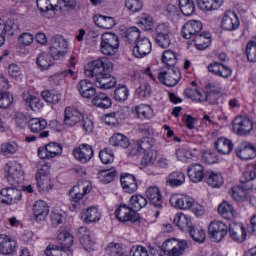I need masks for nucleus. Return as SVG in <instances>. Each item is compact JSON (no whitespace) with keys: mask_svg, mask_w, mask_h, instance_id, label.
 <instances>
[{"mask_svg":"<svg viewBox=\"0 0 256 256\" xmlns=\"http://www.w3.org/2000/svg\"><path fill=\"white\" fill-rule=\"evenodd\" d=\"M23 166L17 161L7 162L4 167V177L10 185H19L25 179Z\"/></svg>","mask_w":256,"mask_h":256,"instance_id":"4","label":"nucleus"},{"mask_svg":"<svg viewBox=\"0 0 256 256\" xmlns=\"http://www.w3.org/2000/svg\"><path fill=\"white\" fill-rule=\"evenodd\" d=\"M137 23L145 31H151L155 26V21H153V17L149 14H142L138 16Z\"/></svg>","mask_w":256,"mask_h":256,"instance_id":"51","label":"nucleus"},{"mask_svg":"<svg viewBox=\"0 0 256 256\" xmlns=\"http://www.w3.org/2000/svg\"><path fill=\"white\" fill-rule=\"evenodd\" d=\"M185 179V172L173 171L168 175L166 185H169L170 187H181V185H185Z\"/></svg>","mask_w":256,"mask_h":256,"instance_id":"38","label":"nucleus"},{"mask_svg":"<svg viewBox=\"0 0 256 256\" xmlns=\"http://www.w3.org/2000/svg\"><path fill=\"white\" fill-rule=\"evenodd\" d=\"M69 51L67 40L61 35H56L51 40L50 53L54 59H63Z\"/></svg>","mask_w":256,"mask_h":256,"instance_id":"9","label":"nucleus"},{"mask_svg":"<svg viewBox=\"0 0 256 256\" xmlns=\"http://www.w3.org/2000/svg\"><path fill=\"white\" fill-rule=\"evenodd\" d=\"M78 91L84 99H93L97 95V89L91 81L84 79L78 84Z\"/></svg>","mask_w":256,"mask_h":256,"instance_id":"34","label":"nucleus"},{"mask_svg":"<svg viewBox=\"0 0 256 256\" xmlns=\"http://www.w3.org/2000/svg\"><path fill=\"white\" fill-rule=\"evenodd\" d=\"M174 224L176 227L180 228L181 231H185V229H191L193 221L191 220V216L179 212L174 216Z\"/></svg>","mask_w":256,"mask_h":256,"instance_id":"37","label":"nucleus"},{"mask_svg":"<svg viewBox=\"0 0 256 256\" xmlns=\"http://www.w3.org/2000/svg\"><path fill=\"white\" fill-rule=\"evenodd\" d=\"M157 38L156 41L160 47L167 49L171 45V37H173V32H171V27L165 23L159 24L156 27Z\"/></svg>","mask_w":256,"mask_h":256,"instance_id":"15","label":"nucleus"},{"mask_svg":"<svg viewBox=\"0 0 256 256\" xmlns=\"http://www.w3.org/2000/svg\"><path fill=\"white\" fill-rule=\"evenodd\" d=\"M206 183L209 187H213V189H221L225 183V177H223L221 172L211 171L208 174Z\"/></svg>","mask_w":256,"mask_h":256,"instance_id":"41","label":"nucleus"},{"mask_svg":"<svg viewBox=\"0 0 256 256\" xmlns=\"http://www.w3.org/2000/svg\"><path fill=\"white\" fill-rule=\"evenodd\" d=\"M93 21L96 27L100 29H113L116 25L115 18L110 16H103L101 14H97L93 17Z\"/></svg>","mask_w":256,"mask_h":256,"instance_id":"40","label":"nucleus"},{"mask_svg":"<svg viewBox=\"0 0 256 256\" xmlns=\"http://www.w3.org/2000/svg\"><path fill=\"white\" fill-rule=\"evenodd\" d=\"M232 127L237 135L245 137L253 131V120L247 116H236L232 122Z\"/></svg>","mask_w":256,"mask_h":256,"instance_id":"10","label":"nucleus"},{"mask_svg":"<svg viewBox=\"0 0 256 256\" xmlns=\"http://www.w3.org/2000/svg\"><path fill=\"white\" fill-rule=\"evenodd\" d=\"M63 153V147L57 142H50L45 146H41L37 150V155L39 159H55Z\"/></svg>","mask_w":256,"mask_h":256,"instance_id":"12","label":"nucleus"},{"mask_svg":"<svg viewBox=\"0 0 256 256\" xmlns=\"http://www.w3.org/2000/svg\"><path fill=\"white\" fill-rule=\"evenodd\" d=\"M119 36L113 32H105L100 37V53L106 55L107 57H112V55H117L119 52Z\"/></svg>","mask_w":256,"mask_h":256,"instance_id":"2","label":"nucleus"},{"mask_svg":"<svg viewBox=\"0 0 256 256\" xmlns=\"http://www.w3.org/2000/svg\"><path fill=\"white\" fill-rule=\"evenodd\" d=\"M22 101L26 107H29L31 111H34V113H39L44 107L41 98L37 97L29 90L22 93Z\"/></svg>","mask_w":256,"mask_h":256,"instance_id":"21","label":"nucleus"},{"mask_svg":"<svg viewBox=\"0 0 256 256\" xmlns=\"http://www.w3.org/2000/svg\"><path fill=\"white\" fill-rule=\"evenodd\" d=\"M109 143L112 147H120L121 149H127L131 145L129 138L121 133L113 134L109 139Z\"/></svg>","mask_w":256,"mask_h":256,"instance_id":"45","label":"nucleus"},{"mask_svg":"<svg viewBox=\"0 0 256 256\" xmlns=\"http://www.w3.org/2000/svg\"><path fill=\"white\" fill-rule=\"evenodd\" d=\"M32 213L35 221L41 223L49 217V204L43 200H37L32 206Z\"/></svg>","mask_w":256,"mask_h":256,"instance_id":"23","label":"nucleus"},{"mask_svg":"<svg viewBox=\"0 0 256 256\" xmlns=\"http://www.w3.org/2000/svg\"><path fill=\"white\" fill-rule=\"evenodd\" d=\"M239 17L234 12H226L221 20V27L224 31H236L239 29Z\"/></svg>","mask_w":256,"mask_h":256,"instance_id":"30","label":"nucleus"},{"mask_svg":"<svg viewBox=\"0 0 256 256\" xmlns=\"http://www.w3.org/2000/svg\"><path fill=\"white\" fill-rule=\"evenodd\" d=\"M113 62L107 58H99L89 62L85 67L86 77H91L94 81L104 76L106 73L113 72Z\"/></svg>","mask_w":256,"mask_h":256,"instance_id":"1","label":"nucleus"},{"mask_svg":"<svg viewBox=\"0 0 256 256\" xmlns=\"http://www.w3.org/2000/svg\"><path fill=\"white\" fill-rule=\"evenodd\" d=\"M92 105L100 109H109L113 105V101L107 94L100 92L92 99Z\"/></svg>","mask_w":256,"mask_h":256,"instance_id":"42","label":"nucleus"},{"mask_svg":"<svg viewBox=\"0 0 256 256\" xmlns=\"http://www.w3.org/2000/svg\"><path fill=\"white\" fill-rule=\"evenodd\" d=\"M229 233V227L223 221L214 220L208 226V235L214 243H220Z\"/></svg>","mask_w":256,"mask_h":256,"instance_id":"8","label":"nucleus"},{"mask_svg":"<svg viewBox=\"0 0 256 256\" xmlns=\"http://www.w3.org/2000/svg\"><path fill=\"white\" fill-rule=\"evenodd\" d=\"M19 249V244L15 238L1 234L0 235V253L5 256L15 255Z\"/></svg>","mask_w":256,"mask_h":256,"instance_id":"16","label":"nucleus"},{"mask_svg":"<svg viewBox=\"0 0 256 256\" xmlns=\"http://www.w3.org/2000/svg\"><path fill=\"white\" fill-rule=\"evenodd\" d=\"M101 217H103V214L101 213V210H99V208L96 206H90L81 211V219L88 225L101 221Z\"/></svg>","mask_w":256,"mask_h":256,"instance_id":"28","label":"nucleus"},{"mask_svg":"<svg viewBox=\"0 0 256 256\" xmlns=\"http://www.w3.org/2000/svg\"><path fill=\"white\" fill-rule=\"evenodd\" d=\"M57 240L62 248L60 250V256H73L71 247H73V235L68 231H62L57 235Z\"/></svg>","mask_w":256,"mask_h":256,"instance_id":"20","label":"nucleus"},{"mask_svg":"<svg viewBox=\"0 0 256 256\" xmlns=\"http://www.w3.org/2000/svg\"><path fill=\"white\" fill-rule=\"evenodd\" d=\"M236 155L244 161H249L250 159H255L256 157V146L255 144L244 141L236 149Z\"/></svg>","mask_w":256,"mask_h":256,"instance_id":"25","label":"nucleus"},{"mask_svg":"<svg viewBox=\"0 0 256 256\" xmlns=\"http://www.w3.org/2000/svg\"><path fill=\"white\" fill-rule=\"evenodd\" d=\"M17 151H19V145L15 142H5L0 146V153L4 157H11V155H15Z\"/></svg>","mask_w":256,"mask_h":256,"instance_id":"52","label":"nucleus"},{"mask_svg":"<svg viewBox=\"0 0 256 256\" xmlns=\"http://www.w3.org/2000/svg\"><path fill=\"white\" fill-rule=\"evenodd\" d=\"M99 158L104 165H110V163L115 161V154L113 153V150L105 148L100 151Z\"/></svg>","mask_w":256,"mask_h":256,"instance_id":"59","label":"nucleus"},{"mask_svg":"<svg viewBox=\"0 0 256 256\" xmlns=\"http://www.w3.org/2000/svg\"><path fill=\"white\" fill-rule=\"evenodd\" d=\"M124 249L123 244L110 242L105 248V253L109 256H118Z\"/></svg>","mask_w":256,"mask_h":256,"instance_id":"61","label":"nucleus"},{"mask_svg":"<svg viewBox=\"0 0 256 256\" xmlns=\"http://www.w3.org/2000/svg\"><path fill=\"white\" fill-rule=\"evenodd\" d=\"M99 181L101 183H111L115 180V177H117V172L115 170L109 171V170H102L97 175Z\"/></svg>","mask_w":256,"mask_h":256,"instance_id":"58","label":"nucleus"},{"mask_svg":"<svg viewBox=\"0 0 256 256\" xmlns=\"http://www.w3.org/2000/svg\"><path fill=\"white\" fill-rule=\"evenodd\" d=\"M187 249H189V243L186 240L170 238L162 244V251L167 256H183Z\"/></svg>","mask_w":256,"mask_h":256,"instance_id":"3","label":"nucleus"},{"mask_svg":"<svg viewBox=\"0 0 256 256\" xmlns=\"http://www.w3.org/2000/svg\"><path fill=\"white\" fill-rule=\"evenodd\" d=\"M23 199V193L21 190L15 187H5L0 190V203L1 205H7L11 207V205H17V203H21Z\"/></svg>","mask_w":256,"mask_h":256,"instance_id":"7","label":"nucleus"},{"mask_svg":"<svg viewBox=\"0 0 256 256\" xmlns=\"http://www.w3.org/2000/svg\"><path fill=\"white\" fill-rule=\"evenodd\" d=\"M207 69L209 73L222 79H229L233 75V70L221 62H212L207 66Z\"/></svg>","mask_w":256,"mask_h":256,"instance_id":"24","label":"nucleus"},{"mask_svg":"<svg viewBox=\"0 0 256 256\" xmlns=\"http://www.w3.org/2000/svg\"><path fill=\"white\" fill-rule=\"evenodd\" d=\"M169 201L172 207L175 209H180V211H189V209H191L195 203V199L185 194H173Z\"/></svg>","mask_w":256,"mask_h":256,"instance_id":"14","label":"nucleus"},{"mask_svg":"<svg viewBox=\"0 0 256 256\" xmlns=\"http://www.w3.org/2000/svg\"><path fill=\"white\" fill-rule=\"evenodd\" d=\"M214 147L221 155H229L233 151V142L225 137H220L215 141Z\"/></svg>","mask_w":256,"mask_h":256,"instance_id":"39","label":"nucleus"},{"mask_svg":"<svg viewBox=\"0 0 256 256\" xmlns=\"http://www.w3.org/2000/svg\"><path fill=\"white\" fill-rule=\"evenodd\" d=\"M203 29V23L198 20L187 21L181 29V35L183 39H195L196 35L201 33Z\"/></svg>","mask_w":256,"mask_h":256,"instance_id":"18","label":"nucleus"},{"mask_svg":"<svg viewBox=\"0 0 256 256\" xmlns=\"http://www.w3.org/2000/svg\"><path fill=\"white\" fill-rule=\"evenodd\" d=\"M132 113L137 119H141L142 121H149V119H153L155 116L153 108L149 104H139L134 106Z\"/></svg>","mask_w":256,"mask_h":256,"instance_id":"33","label":"nucleus"},{"mask_svg":"<svg viewBox=\"0 0 256 256\" xmlns=\"http://www.w3.org/2000/svg\"><path fill=\"white\" fill-rule=\"evenodd\" d=\"M186 95H188L192 101H197L198 103H204V101H207V92L203 89H187Z\"/></svg>","mask_w":256,"mask_h":256,"instance_id":"50","label":"nucleus"},{"mask_svg":"<svg viewBox=\"0 0 256 256\" xmlns=\"http://www.w3.org/2000/svg\"><path fill=\"white\" fill-rule=\"evenodd\" d=\"M29 129L32 133H41L47 129V120L44 118H32L29 120Z\"/></svg>","mask_w":256,"mask_h":256,"instance_id":"49","label":"nucleus"},{"mask_svg":"<svg viewBox=\"0 0 256 256\" xmlns=\"http://www.w3.org/2000/svg\"><path fill=\"white\" fill-rule=\"evenodd\" d=\"M197 5L201 11H217L223 6V0H197Z\"/></svg>","mask_w":256,"mask_h":256,"instance_id":"44","label":"nucleus"},{"mask_svg":"<svg viewBox=\"0 0 256 256\" xmlns=\"http://www.w3.org/2000/svg\"><path fill=\"white\" fill-rule=\"evenodd\" d=\"M73 157L76 159V161H79V163H89L91 159H93V156L95 155V151H93V146L89 144H80L77 147L73 149Z\"/></svg>","mask_w":256,"mask_h":256,"instance_id":"13","label":"nucleus"},{"mask_svg":"<svg viewBox=\"0 0 256 256\" xmlns=\"http://www.w3.org/2000/svg\"><path fill=\"white\" fill-rule=\"evenodd\" d=\"M218 213L227 221H233L237 217V210L227 201H223L218 206Z\"/></svg>","mask_w":256,"mask_h":256,"instance_id":"35","label":"nucleus"},{"mask_svg":"<svg viewBox=\"0 0 256 256\" xmlns=\"http://www.w3.org/2000/svg\"><path fill=\"white\" fill-rule=\"evenodd\" d=\"M146 197L149 199L151 205L156 207V209L163 208V195L161 190L157 186H150L146 190Z\"/></svg>","mask_w":256,"mask_h":256,"instance_id":"32","label":"nucleus"},{"mask_svg":"<svg viewBox=\"0 0 256 256\" xmlns=\"http://www.w3.org/2000/svg\"><path fill=\"white\" fill-rule=\"evenodd\" d=\"M188 179L192 183H201L205 179V167L200 163H194L187 168Z\"/></svg>","mask_w":256,"mask_h":256,"instance_id":"29","label":"nucleus"},{"mask_svg":"<svg viewBox=\"0 0 256 256\" xmlns=\"http://www.w3.org/2000/svg\"><path fill=\"white\" fill-rule=\"evenodd\" d=\"M194 45L199 51L207 49L211 45V33L203 32L195 36Z\"/></svg>","mask_w":256,"mask_h":256,"instance_id":"43","label":"nucleus"},{"mask_svg":"<svg viewBox=\"0 0 256 256\" xmlns=\"http://www.w3.org/2000/svg\"><path fill=\"white\" fill-rule=\"evenodd\" d=\"M81 121H83V114L78 109L71 106L65 108L63 123L66 127H75Z\"/></svg>","mask_w":256,"mask_h":256,"instance_id":"22","label":"nucleus"},{"mask_svg":"<svg viewBox=\"0 0 256 256\" xmlns=\"http://www.w3.org/2000/svg\"><path fill=\"white\" fill-rule=\"evenodd\" d=\"M229 235L231 240L236 243H245L247 241V229L242 223H232L229 226Z\"/></svg>","mask_w":256,"mask_h":256,"instance_id":"26","label":"nucleus"},{"mask_svg":"<svg viewBox=\"0 0 256 256\" xmlns=\"http://www.w3.org/2000/svg\"><path fill=\"white\" fill-rule=\"evenodd\" d=\"M151 49H153L151 40L145 36H142L138 38V41L133 48V55L137 59H143V57H147V55L151 53Z\"/></svg>","mask_w":256,"mask_h":256,"instance_id":"19","label":"nucleus"},{"mask_svg":"<svg viewBox=\"0 0 256 256\" xmlns=\"http://www.w3.org/2000/svg\"><path fill=\"white\" fill-rule=\"evenodd\" d=\"M245 191H247V188H243V185L241 184V186H234L231 189L230 194L234 201H243L247 195Z\"/></svg>","mask_w":256,"mask_h":256,"instance_id":"63","label":"nucleus"},{"mask_svg":"<svg viewBox=\"0 0 256 256\" xmlns=\"http://www.w3.org/2000/svg\"><path fill=\"white\" fill-rule=\"evenodd\" d=\"M143 154L141 164L145 167L154 165L155 161H157V152L153 151L151 148L146 150Z\"/></svg>","mask_w":256,"mask_h":256,"instance_id":"56","label":"nucleus"},{"mask_svg":"<svg viewBox=\"0 0 256 256\" xmlns=\"http://www.w3.org/2000/svg\"><path fill=\"white\" fill-rule=\"evenodd\" d=\"M114 99L119 103L127 101L129 99V89L127 86H118L114 91Z\"/></svg>","mask_w":256,"mask_h":256,"instance_id":"57","label":"nucleus"},{"mask_svg":"<svg viewBox=\"0 0 256 256\" xmlns=\"http://www.w3.org/2000/svg\"><path fill=\"white\" fill-rule=\"evenodd\" d=\"M7 71L11 79H15L16 81L23 79V68L19 65L15 63L9 64Z\"/></svg>","mask_w":256,"mask_h":256,"instance_id":"55","label":"nucleus"},{"mask_svg":"<svg viewBox=\"0 0 256 256\" xmlns=\"http://www.w3.org/2000/svg\"><path fill=\"white\" fill-rule=\"evenodd\" d=\"M36 3L41 13L61 11L63 7H69V0H37Z\"/></svg>","mask_w":256,"mask_h":256,"instance_id":"17","label":"nucleus"},{"mask_svg":"<svg viewBox=\"0 0 256 256\" xmlns=\"http://www.w3.org/2000/svg\"><path fill=\"white\" fill-rule=\"evenodd\" d=\"M36 183L39 193H49L53 189V180L51 179V166L43 165L36 173Z\"/></svg>","mask_w":256,"mask_h":256,"instance_id":"5","label":"nucleus"},{"mask_svg":"<svg viewBox=\"0 0 256 256\" xmlns=\"http://www.w3.org/2000/svg\"><path fill=\"white\" fill-rule=\"evenodd\" d=\"M153 145H155V140L151 137L136 140L132 143L128 155H130V157H139V155H143V153L149 151V149H153Z\"/></svg>","mask_w":256,"mask_h":256,"instance_id":"11","label":"nucleus"},{"mask_svg":"<svg viewBox=\"0 0 256 256\" xmlns=\"http://www.w3.org/2000/svg\"><path fill=\"white\" fill-rule=\"evenodd\" d=\"M179 7L181 13L186 17H191V14L195 13V3L193 0H179Z\"/></svg>","mask_w":256,"mask_h":256,"instance_id":"53","label":"nucleus"},{"mask_svg":"<svg viewBox=\"0 0 256 256\" xmlns=\"http://www.w3.org/2000/svg\"><path fill=\"white\" fill-rule=\"evenodd\" d=\"M158 80L166 87H175L181 79V73L175 70L162 71L157 74Z\"/></svg>","mask_w":256,"mask_h":256,"instance_id":"27","label":"nucleus"},{"mask_svg":"<svg viewBox=\"0 0 256 256\" xmlns=\"http://www.w3.org/2000/svg\"><path fill=\"white\" fill-rule=\"evenodd\" d=\"M177 61H178L177 52L168 49L162 53L161 63L165 67H168V68L175 67V65H177Z\"/></svg>","mask_w":256,"mask_h":256,"instance_id":"47","label":"nucleus"},{"mask_svg":"<svg viewBox=\"0 0 256 256\" xmlns=\"http://www.w3.org/2000/svg\"><path fill=\"white\" fill-rule=\"evenodd\" d=\"M54 59L53 54L41 53L37 57L36 64L40 71H47L53 65Z\"/></svg>","mask_w":256,"mask_h":256,"instance_id":"46","label":"nucleus"},{"mask_svg":"<svg viewBox=\"0 0 256 256\" xmlns=\"http://www.w3.org/2000/svg\"><path fill=\"white\" fill-rule=\"evenodd\" d=\"M190 236L196 243H203L206 238L205 230H203L200 226H194L190 230Z\"/></svg>","mask_w":256,"mask_h":256,"instance_id":"62","label":"nucleus"},{"mask_svg":"<svg viewBox=\"0 0 256 256\" xmlns=\"http://www.w3.org/2000/svg\"><path fill=\"white\" fill-rule=\"evenodd\" d=\"M95 85L99 89H113L117 85V79L111 76V72H106V74L95 80Z\"/></svg>","mask_w":256,"mask_h":256,"instance_id":"36","label":"nucleus"},{"mask_svg":"<svg viewBox=\"0 0 256 256\" xmlns=\"http://www.w3.org/2000/svg\"><path fill=\"white\" fill-rule=\"evenodd\" d=\"M130 207L136 211H141L144 207H147V198L141 194H135L130 197Z\"/></svg>","mask_w":256,"mask_h":256,"instance_id":"48","label":"nucleus"},{"mask_svg":"<svg viewBox=\"0 0 256 256\" xmlns=\"http://www.w3.org/2000/svg\"><path fill=\"white\" fill-rule=\"evenodd\" d=\"M125 7L129 13H139L143 9V0H125Z\"/></svg>","mask_w":256,"mask_h":256,"instance_id":"60","label":"nucleus"},{"mask_svg":"<svg viewBox=\"0 0 256 256\" xmlns=\"http://www.w3.org/2000/svg\"><path fill=\"white\" fill-rule=\"evenodd\" d=\"M114 215L119 223H137L141 216L137 211L127 204H121L114 212Z\"/></svg>","mask_w":256,"mask_h":256,"instance_id":"6","label":"nucleus"},{"mask_svg":"<svg viewBox=\"0 0 256 256\" xmlns=\"http://www.w3.org/2000/svg\"><path fill=\"white\" fill-rule=\"evenodd\" d=\"M246 56L250 63H256V43L250 41L246 46Z\"/></svg>","mask_w":256,"mask_h":256,"instance_id":"64","label":"nucleus"},{"mask_svg":"<svg viewBox=\"0 0 256 256\" xmlns=\"http://www.w3.org/2000/svg\"><path fill=\"white\" fill-rule=\"evenodd\" d=\"M41 97L46 103H50L51 105H56V103L61 101V95L55 91L44 90L41 93Z\"/></svg>","mask_w":256,"mask_h":256,"instance_id":"54","label":"nucleus"},{"mask_svg":"<svg viewBox=\"0 0 256 256\" xmlns=\"http://www.w3.org/2000/svg\"><path fill=\"white\" fill-rule=\"evenodd\" d=\"M120 183L125 193L133 194L139 189L137 178L132 174H122L120 177Z\"/></svg>","mask_w":256,"mask_h":256,"instance_id":"31","label":"nucleus"}]
</instances>
